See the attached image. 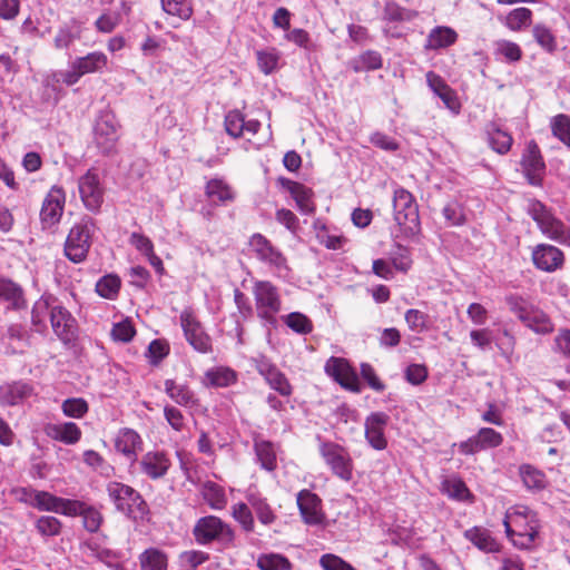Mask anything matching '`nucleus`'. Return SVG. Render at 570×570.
<instances>
[{
    "instance_id": "obj_1",
    "label": "nucleus",
    "mask_w": 570,
    "mask_h": 570,
    "mask_svg": "<svg viewBox=\"0 0 570 570\" xmlns=\"http://www.w3.org/2000/svg\"><path fill=\"white\" fill-rule=\"evenodd\" d=\"M503 525L513 546L519 549H530L539 533L537 513L524 505H517L505 513Z\"/></svg>"
},
{
    "instance_id": "obj_2",
    "label": "nucleus",
    "mask_w": 570,
    "mask_h": 570,
    "mask_svg": "<svg viewBox=\"0 0 570 570\" xmlns=\"http://www.w3.org/2000/svg\"><path fill=\"white\" fill-rule=\"evenodd\" d=\"M393 219L395 238H413L421 230L419 206L413 195L404 189L397 188L393 196Z\"/></svg>"
},
{
    "instance_id": "obj_3",
    "label": "nucleus",
    "mask_w": 570,
    "mask_h": 570,
    "mask_svg": "<svg viewBox=\"0 0 570 570\" xmlns=\"http://www.w3.org/2000/svg\"><path fill=\"white\" fill-rule=\"evenodd\" d=\"M507 304L518 320L535 334L547 335L554 331V324L551 317L540 307L531 304L521 296H509Z\"/></svg>"
},
{
    "instance_id": "obj_4",
    "label": "nucleus",
    "mask_w": 570,
    "mask_h": 570,
    "mask_svg": "<svg viewBox=\"0 0 570 570\" xmlns=\"http://www.w3.org/2000/svg\"><path fill=\"white\" fill-rule=\"evenodd\" d=\"M249 248L253 255L271 272L279 278H288L291 275V267L286 256L275 247L262 234H254L249 239Z\"/></svg>"
},
{
    "instance_id": "obj_5",
    "label": "nucleus",
    "mask_w": 570,
    "mask_h": 570,
    "mask_svg": "<svg viewBox=\"0 0 570 570\" xmlns=\"http://www.w3.org/2000/svg\"><path fill=\"white\" fill-rule=\"evenodd\" d=\"M107 492L116 509L131 519H142L148 507L142 497L131 487L120 482H109Z\"/></svg>"
},
{
    "instance_id": "obj_6",
    "label": "nucleus",
    "mask_w": 570,
    "mask_h": 570,
    "mask_svg": "<svg viewBox=\"0 0 570 570\" xmlns=\"http://www.w3.org/2000/svg\"><path fill=\"white\" fill-rule=\"evenodd\" d=\"M253 295L257 316L266 324H276V315L282 309V298L278 288L268 281H256Z\"/></svg>"
},
{
    "instance_id": "obj_7",
    "label": "nucleus",
    "mask_w": 570,
    "mask_h": 570,
    "mask_svg": "<svg viewBox=\"0 0 570 570\" xmlns=\"http://www.w3.org/2000/svg\"><path fill=\"white\" fill-rule=\"evenodd\" d=\"M95 229L90 217H83L72 226L65 243V254L71 262L77 264L86 259Z\"/></svg>"
},
{
    "instance_id": "obj_8",
    "label": "nucleus",
    "mask_w": 570,
    "mask_h": 570,
    "mask_svg": "<svg viewBox=\"0 0 570 570\" xmlns=\"http://www.w3.org/2000/svg\"><path fill=\"white\" fill-rule=\"evenodd\" d=\"M528 213L538 224L543 235L554 242L570 246V230L542 203L531 200L528 205Z\"/></svg>"
},
{
    "instance_id": "obj_9",
    "label": "nucleus",
    "mask_w": 570,
    "mask_h": 570,
    "mask_svg": "<svg viewBox=\"0 0 570 570\" xmlns=\"http://www.w3.org/2000/svg\"><path fill=\"white\" fill-rule=\"evenodd\" d=\"M119 129V122L111 110L100 111L94 125V141L102 154L115 151L120 137Z\"/></svg>"
},
{
    "instance_id": "obj_10",
    "label": "nucleus",
    "mask_w": 570,
    "mask_h": 570,
    "mask_svg": "<svg viewBox=\"0 0 570 570\" xmlns=\"http://www.w3.org/2000/svg\"><path fill=\"white\" fill-rule=\"evenodd\" d=\"M193 534L199 544H208L213 541L230 542L234 539L232 528L215 515L198 519L194 525Z\"/></svg>"
},
{
    "instance_id": "obj_11",
    "label": "nucleus",
    "mask_w": 570,
    "mask_h": 570,
    "mask_svg": "<svg viewBox=\"0 0 570 570\" xmlns=\"http://www.w3.org/2000/svg\"><path fill=\"white\" fill-rule=\"evenodd\" d=\"M179 322L186 341L195 351L203 354L212 352V338L190 308H185L180 313Z\"/></svg>"
},
{
    "instance_id": "obj_12",
    "label": "nucleus",
    "mask_w": 570,
    "mask_h": 570,
    "mask_svg": "<svg viewBox=\"0 0 570 570\" xmlns=\"http://www.w3.org/2000/svg\"><path fill=\"white\" fill-rule=\"evenodd\" d=\"M321 453L332 472L344 481L353 476V462L346 450L334 443L321 446Z\"/></svg>"
},
{
    "instance_id": "obj_13",
    "label": "nucleus",
    "mask_w": 570,
    "mask_h": 570,
    "mask_svg": "<svg viewBox=\"0 0 570 570\" xmlns=\"http://www.w3.org/2000/svg\"><path fill=\"white\" fill-rule=\"evenodd\" d=\"M80 198L88 210L97 212L104 202V187L96 169H89L78 180Z\"/></svg>"
},
{
    "instance_id": "obj_14",
    "label": "nucleus",
    "mask_w": 570,
    "mask_h": 570,
    "mask_svg": "<svg viewBox=\"0 0 570 570\" xmlns=\"http://www.w3.org/2000/svg\"><path fill=\"white\" fill-rule=\"evenodd\" d=\"M324 368L342 387L352 392L361 391L358 376L345 358L332 356L326 361Z\"/></svg>"
},
{
    "instance_id": "obj_15",
    "label": "nucleus",
    "mask_w": 570,
    "mask_h": 570,
    "mask_svg": "<svg viewBox=\"0 0 570 570\" xmlns=\"http://www.w3.org/2000/svg\"><path fill=\"white\" fill-rule=\"evenodd\" d=\"M66 204V194L61 187L53 186L43 199L40 219L45 227L55 226L60 222Z\"/></svg>"
},
{
    "instance_id": "obj_16",
    "label": "nucleus",
    "mask_w": 570,
    "mask_h": 570,
    "mask_svg": "<svg viewBox=\"0 0 570 570\" xmlns=\"http://www.w3.org/2000/svg\"><path fill=\"white\" fill-rule=\"evenodd\" d=\"M503 436L491 428H482L476 434L461 442L459 451L462 454L471 455L483 450L498 448L502 444Z\"/></svg>"
},
{
    "instance_id": "obj_17",
    "label": "nucleus",
    "mask_w": 570,
    "mask_h": 570,
    "mask_svg": "<svg viewBox=\"0 0 570 570\" xmlns=\"http://www.w3.org/2000/svg\"><path fill=\"white\" fill-rule=\"evenodd\" d=\"M50 324L53 333L63 343H69L76 338L77 321L61 304L52 306Z\"/></svg>"
},
{
    "instance_id": "obj_18",
    "label": "nucleus",
    "mask_w": 570,
    "mask_h": 570,
    "mask_svg": "<svg viewBox=\"0 0 570 570\" xmlns=\"http://www.w3.org/2000/svg\"><path fill=\"white\" fill-rule=\"evenodd\" d=\"M532 262L538 269L552 273L562 267L564 255L553 245L539 244L532 250Z\"/></svg>"
},
{
    "instance_id": "obj_19",
    "label": "nucleus",
    "mask_w": 570,
    "mask_h": 570,
    "mask_svg": "<svg viewBox=\"0 0 570 570\" xmlns=\"http://www.w3.org/2000/svg\"><path fill=\"white\" fill-rule=\"evenodd\" d=\"M389 415L383 412L371 413L365 420V438L375 450H384L387 441L384 434Z\"/></svg>"
},
{
    "instance_id": "obj_20",
    "label": "nucleus",
    "mask_w": 570,
    "mask_h": 570,
    "mask_svg": "<svg viewBox=\"0 0 570 570\" xmlns=\"http://www.w3.org/2000/svg\"><path fill=\"white\" fill-rule=\"evenodd\" d=\"M297 505L305 523L311 525L321 524L324 515L321 509V499L308 490L297 494Z\"/></svg>"
},
{
    "instance_id": "obj_21",
    "label": "nucleus",
    "mask_w": 570,
    "mask_h": 570,
    "mask_svg": "<svg viewBox=\"0 0 570 570\" xmlns=\"http://www.w3.org/2000/svg\"><path fill=\"white\" fill-rule=\"evenodd\" d=\"M139 465L144 474L153 480H157L166 475L171 462L166 453L149 451L142 455Z\"/></svg>"
},
{
    "instance_id": "obj_22",
    "label": "nucleus",
    "mask_w": 570,
    "mask_h": 570,
    "mask_svg": "<svg viewBox=\"0 0 570 570\" xmlns=\"http://www.w3.org/2000/svg\"><path fill=\"white\" fill-rule=\"evenodd\" d=\"M115 449L128 461L135 462L138 452L142 450V440L135 430L125 428L115 438Z\"/></svg>"
},
{
    "instance_id": "obj_23",
    "label": "nucleus",
    "mask_w": 570,
    "mask_h": 570,
    "mask_svg": "<svg viewBox=\"0 0 570 570\" xmlns=\"http://www.w3.org/2000/svg\"><path fill=\"white\" fill-rule=\"evenodd\" d=\"M521 164L529 183L531 185H539L544 170V163L534 141L528 144Z\"/></svg>"
},
{
    "instance_id": "obj_24",
    "label": "nucleus",
    "mask_w": 570,
    "mask_h": 570,
    "mask_svg": "<svg viewBox=\"0 0 570 570\" xmlns=\"http://www.w3.org/2000/svg\"><path fill=\"white\" fill-rule=\"evenodd\" d=\"M459 39V33L449 26L432 28L425 39L424 48L428 50H441L453 46Z\"/></svg>"
},
{
    "instance_id": "obj_25",
    "label": "nucleus",
    "mask_w": 570,
    "mask_h": 570,
    "mask_svg": "<svg viewBox=\"0 0 570 570\" xmlns=\"http://www.w3.org/2000/svg\"><path fill=\"white\" fill-rule=\"evenodd\" d=\"M71 503L75 504L70 507L72 513H67V517L80 515L82 518L85 529L91 533L97 532L104 520L100 511L97 508L79 500H72Z\"/></svg>"
},
{
    "instance_id": "obj_26",
    "label": "nucleus",
    "mask_w": 570,
    "mask_h": 570,
    "mask_svg": "<svg viewBox=\"0 0 570 570\" xmlns=\"http://www.w3.org/2000/svg\"><path fill=\"white\" fill-rule=\"evenodd\" d=\"M283 185L287 188L291 196L294 198L296 206L302 214H314L316 207L313 200L314 193L311 188L301 183L292 180H285Z\"/></svg>"
},
{
    "instance_id": "obj_27",
    "label": "nucleus",
    "mask_w": 570,
    "mask_h": 570,
    "mask_svg": "<svg viewBox=\"0 0 570 570\" xmlns=\"http://www.w3.org/2000/svg\"><path fill=\"white\" fill-rule=\"evenodd\" d=\"M70 499L58 498L46 491H37L33 507L40 511H50L67 515V513H72L70 510V507L73 505Z\"/></svg>"
},
{
    "instance_id": "obj_28",
    "label": "nucleus",
    "mask_w": 570,
    "mask_h": 570,
    "mask_svg": "<svg viewBox=\"0 0 570 570\" xmlns=\"http://www.w3.org/2000/svg\"><path fill=\"white\" fill-rule=\"evenodd\" d=\"M33 395V387L26 382H13L0 386V402L17 405Z\"/></svg>"
},
{
    "instance_id": "obj_29",
    "label": "nucleus",
    "mask_w": 570,
    "mask_h": 570,
    "mask_svg": "<svg viewBox=\"0 0 570 570\" xmlns=\"http://www.w3.org/2000/svg\"><path fill=\"white\" fill-rule=\"evenodd\" d=\"M238 380L237 373L228 366H215L208 368L203 379V384L208 387H228Z\"/></svg>"
},
{
    "instance_id": "obj_30",
    "label": "nucleus",
    "mask_w": 570,
    "mask_h": 570,
    "mask_svg": "<svg viewBox=\"0 0 570 570\" xmlns=\"http://www.w3.org/2000/svg\"><path fill=\"white\" fill-rule=\"evenodd\" d=\"M56 305V298L52 295L45 294L35 302L31 309V324L37 332L47 330V317L51 316L52 306Z\"/></svg>"
},
{
    "instance_id": "obj_31",
    "label": "nucleus",
    "mask_w": 570,
    "mask_h": 570,
    "mask_svg": "<svg viewBox=\"0 0 570 570\" xmlns=\"http://www.w3.org/2000/svg\"><path fill=\"white\" fill-rule=\"evenodd\" d=\"M259 127V121H245L243 115L237 110L229 111L225 117V128L232 137H239L244 131L255 135Z\"/></svg>"
},
{
    "instance_id": "obj_32",
    "label": "nucleus",
    "mask_w": 570,
    "mask_h": 570,
    "mask_svg": "<svg viewBox=\"0 0 570 570\" xmlns=\"http://www.w3.org/2000/svg\"><path fill=\"white\" fill-rule=\"evenodd\" d=\"M428 81L430 88L443 101L444 106L453 114H459L461 105L456 94L435 73H432Z\"/></svg>"
},
{
    "instance_id": "obj_33",
    "label": "nucleus",
    "mask_w": 570,
    "mask_h": 570,
    "mask_svg": "<svg viewBox=\"0 0 570 570\" xmlns=\"http://www.w3.org/2000/svg\"><path fill=\"white\" fill-rule=\"evenodd\" d=\"M46 433L49 438L66 444H75L81 438V430L73 422L48 424Z\"/></svg>"
},
{
    "instance_id": "obj_34",
    "label": "nucleus",
    "mask_w": 570,
    "mask_h": 570,
    "mask_svg": "<svg viewBox=\"0 0 570 570\" xmlns=\"http://www.w3.org/2000/svg\"><path fill=\"white\" fill-rule=\"evenodd\" d=\"M166 394L177 404L181 406H194L197 403L195 393L185 383H178L175 380H166Z\"/></svg>"
},
{
    "instance_id": "obj_35",
    "label": "nucleus",
    "mask_w": 570,
    "mask_h": 570,
    "mask_svg": "<svg viewBox=\"0 0 570 570\" xmlns=\"http://www.w3.org/2000/svg\"><path fill=\"white\" fill-rule=\"evenodd\" d=\"M206 196L214 203L226 205L235 199L234 189L222 178H213L206 184Z\"/></svg>"
},
{
    "instance_id": "obj_36",
    "label": "nucleus",
    "mask_w": 570,
    "mask_h": 570,
    "mask_svg": "<svg viewBox=\"0 0 570 570\" xmlns=\"http://www.w3.org/2000/svg\"><path fill=\"white\" fill-rule=\"evenodd\" d=\"M254 450L262 469L266 471H274L276 469L277 456L272 442L256 438L254 440Z\"/></svg>"
},
{
    "instance_id": "obj_37",
    "label": "nucleus",
    "mask_w": 570,
    "mask_h": 570,
    "mask_svg": "<svg viewBox=\"0 0 570 570\" xmlns=\"http://www.w3.org/2000/svg\"><path fill=\"white\" fill-rule=\"evenodd\" d=\"M259 372L265 376L268 385L284 396L292 394V386L286 376L281 373L276 367L263 364Z\"/></svg>"
},
{
    "instance_id": "obj_38",
    "label": "nucleus",
    "mask_w": 570,
    "mask_h": 570,
    "mask_svg": "<svg viewBox=\"0 0 570 570\" xmlns=\"http://www.w3.org/2000/svg\"><path fill=\"white\" fill-rule=\"evenodd\" d=\"M503 23L511 31H522L531 26L532 11L525 7L515 8L505 16Z\"/></svg>"
},
{
    "instance_id": "obj_39",
    "label": "nucleus",
    "mask_w": 570,
    "mask_h": 570,
    "mask_svg": "<svg viewBox=\"0 0 570 570\" xmlns=\"http://www.w3.org/2000/svg\"><path fill=\"white\" fill-rule=\"evenodd\" d=\"M202 495L214 510H223L227 504V498L223 487L213 481H207L203 484Z\"/></svg>"
},
{
    "instance_id": "obj_40",
    "label": "nucleus",
    "mask_w": 570,
    "mask_h": 570,
    "mask_svg": "<svg viewBox=\"0 0 570 570\" xmlns=\"http://www.w3.org/2000/svg\"><path fill=\"white\" fill-rule=\"evenodd\" d=\"M465 538L471 541L476 548L485 552H495L499 549L497 541L490 535L487 530L473 528L466 530Z\"/></svg>"
},
{
    "instance_id": "obj_41",
    "label": "nucleus",
    "mask_w": 570,
    "mask_h": 570,
    "mask_svg": "<svg viewBox=\"0 0 570 570\" xmlns=\"http://www.w3.org/2000/svg\"><path fill=\"white\" fill-rule=\"evenodd\" d=\"M141 570H167L166 554L155 548L145 550L140 557Z\"/></svg>"
},
{
    "instance_id": "obj_42",
    "label": "nucleus",
    "mask_w": 570,
    "mask_h": 570,
    "mask_svg": "<svg viewBox=\"0 0 570 570\" xmlns=\"http://www.w3.org/2000/svg\"><path fill=\"white\" fill-rule=\"evenodd\" d=\"M0 298L10 302L16 309L24 306L22 289L9 279L0 278Z\"/></svg>"
},
{
    "instance_id": "obj_43",
    "label": "nucleus",
    "mask_w": 570,
    "mask_h": 570,
    "mask_svg": "<svg viewBox=\"0 0 570 570\" xmlns=\"http://www.w3.org/2000/svg\"><path fill=\"white\" fill-rule=\"evenodd\" d=\"M520 475L523 484L530 490H542L547 485L544 473L531 465H521Z\"/></svg>"
},
{
    "instance_id": "obj_44",
    "label": "nucleus",
    "mask_w": 570,
    "mask_h": 570,
    "mask_svg": "<svg viewBox=\"0 0 570 570\" xmlns=\"http://www.w3.org/2000/svg\"><path fill=\"white\" fill-rule=\"evenodd\" d=\"M163 10L181 20H188L193 16V3L190 0H161Z\"/></svg>"
},
{
    "instance_id": "obj_45",
    "label": "nucleus",
    "mask_w": 570,
    "mask_h": 570,
    "mask_svg": "<svg viewBox=\"0 0 570 570\" xmlns=\"http://www.w3.org/2000/svg\"><path fill=\"white\" fill-rule=\"evenodd\" d=\"M488 135L489 144L494 151L504 155L510 150L513 141L510 134L492 126L491 129H489Z\"/></svg>"
},
{
    "instance_id": "obj_46",
    "label": "nucleus",
    "mask_w": 570,
    "mask_h": 570,
    "mask_svg": "<svg viewBox=\"0 0 570 570\" xmlns=\"http://www.w3.org/2000/svg\"><path fill=\"white\" fill-rule=\"evenodd\" d=\"M247 501L255 510L258 520L264 524H271L275 520V514L273 513L271 507L266 503L265 499L254 494H247Z\"/></svg>"
},
{
    "instance_id": "obj_47",
    "label": "nucleus",
    "mask_w": 570,
    "mask_h": 570,
    "mask_svg": "<svg viewBox=\"0 0 570 570\" xmlns=\"http://www.w3.org/2000/svg\"><path fill=\"white\" fill-rule=\"evenodd\" d=\"M257 567L261 570H291V562L278 553L262 554L257 559Z\"/></svg>"
},
{
    "instance_id": "obj_48",
    "label": "nucleus",
    "mask_w": 570,
    "mask_h": 570,
    "mask_svg": "<svg viewBox=\"0 0 570 570\" xmlns=\"http://www.w3.org/2000/svg\"><path fill=\"white\" fill-rule=\"evenodd\" d=\"M284 323L294 332L298 334H308L313 331V324L311 320L299 313L293 312L283 317Z\"/></svg>"
},
{
    "instance_id": "obj_49",
    "label": "nucleus",
    "mask_w": 570,
    "mask_h": 570,
    "mask_svg": "<svg viewBox=\"0 0 570 570\" xmlns=\"http://www.w3.org/2000/svg\"><path fill=\"white\" fill-rule=\"evenodd\" d=\"M533 38L544 50L551 52L557 48V40L552 31L542 23H537L532 29Z\"/></svg>"
},
{
    "instance_id": "obj_50",
    "label": "nucleus",
    "mask_w": 570,
    "mask_h": 570,
    "mask_svg": "<svg viewBox=\"0 0 570 570\" xmlns=\"http://www.w3.org/2000/svg\"><path fill=\"white\" fill-rule=\"evenodd\" d=\"M552 134L570 148V117L558 115L551 120Z\"/></svg>"
},
{
    "instance_id": "obj_51",
    "label": "nucleus",
    "mask_w": 570,
    "mask_h": 570,
    "mask_svg": "<svg viewBox=\"0 0 570 570\" xmlns=\"http://www.w3.org/2000/svg\"><path fill=\"white\" fill-rule=\"evenodd\" d=\"M106 66L107 57L102 52H91L78 60L77 71H97Z\"/></svg>"
},
{
    "instance_id": "obj_52",
    "label": "nucleus",
    "mask_w": 570,
    "mask_h": 570,
    "mask_svg": "<svg viewBox=\"0 0 570 570\" xmlns=\"http://www.w3.org/2000/svg\"><path fill=\"white\" fill-rule=\"evenodd\" d=\"M88 403L81 397H71L62 402L61 410L66 416L80 419L88 412Z\"/></svg>"
},
{
    "instance_id": "obj_53",
    "label": "nucleus",
    "mask_w": 570,
    "mask_h": 570,
    "mask_svg": "<svg viewBox=\"0 0 570 570\" xmlns=\"http://www.w3.org/2000/svg\"><path fill=\"white\" fill-rule=\"evenodd\" d=\"M120 288V279L116 275H107L100 278L96 285L97 293L105 298H112Z\"/></svg>"
},
{
    "instance_id": "obj_54",
    "label": "nucleus",
    "mask_w": 570,
    "mask_h": 570,
    "mask_svg": "<svg viewBox=\"0 0 570 570\" xmlns=\"http://www.w3.org/2000/svg\"><path fill=\"white\" fill-rule=\"evenodd\" d=\"M232 515L245 531H253L254 518L247 504L243 502L234 504L232 507Z\"/></svg>"
},
{
    "instance_id": "obj_55",
    "label": "nucleus",
    "mask_w": 570,
    "mask_h": 570,
    "mask_svg": "<svg viewBox=\"0 0 570 570\" xmlns=\"http://www.w3.org/2000/svg\"><path fill=\"white\" fill-rule=\"evenodd\" d=\"M391 262L395 269L406 273L412 266L411 253L406 247L396 245L391 252Z\"/></svg>"
},
{
    "instance_id": "obj_56",
    "label": "nucleus",
    "mask_w": 570,
    "mask_h": 570,
    "mask_svg": "<svg viewBox=\"0 0 570 570\" xmlns=\"http://www.w3.org/2000/svg\"><path fill=\"white\" fill-rule=\"evenodd\" d=\"M120 11H105L95 22L98 31L110 33L121 22Z\"/></svg>"
},
{
    "instance_id": "obj_57",
    "label": "nucleus",
    "mask_w": 570,
    "mask_h": 570,
    "mask_svg": "<svg viewBox=\"0 0 570 570\" xmlns=\"http://www.w3.org/2000/svg\"><path fill=\"white\" fill-rule=\"evenodd\" d=\"M136 330L128 318L114 324L111 328V337L116 342L128 343L134 338Z\"/></svg>"
},
{
    "instance_id": "obj_58",
    "label": "nucleus",
    "mask_w": 570,
    "mask_h": 570,
    "mask_svg": "<svg viewBox=\"0 0 570 570\" xmlns=\"http://www.w3.org/2000/svg\"><path fill=\"white\" fill-rule=\"evenodd\" d=\"M37 531L43 537H55L61 531V522L51 515H42L36 521Z\"/></svg>"
},
{
    "instance_id": "obj_59",
    "label": "nucleus",
    "mask_w": 570,
    "mask_h": 570,
    "mask_svg": "<svg viewBox=\"0 0 570 570\" xmlns=\"http://www.w3.org/2000/svg\"><path fill=\"white\" fill-rule=\"evenodd\" d=\"M442 490L449 497L463 500L469 495V490L464 482L459 478H449L443 481Z\"/></svg>"
},
{
    "instance_id": "obj_60",
    "label": "nucleus",
    "mask_w": 570,
    "mask_h": 570,
    "mask_svg": "<svg viewBox=\"0 0 570 570\" xmlns=\"http://www.w3.org/2000/svg\"><path fill=\"white\" fill-rule=\"evenodd\" d=\"M404 318L409 328L413 332L422 333L428 330L429 316L419 309L411 308L406 311Z\"/></svg>"
},
{
    "instance_id": "obj_61",
    "label": "nucleus",
    "mask_w": 570,
    "mask_h": 570,
    "mask_svg": "<svg viewBox=\"0 0 570 570\" xmlns=\"http://www.w3.org/2000/svg\"><path fill=\"white\" fill-rule=\"evenodd\" d=\"M82 73H51L46 79L47 87H51L53 92H60V83L66 86L75 85Z\"/></svg>"
},
{
    "instance_id": "obj_62",
    "label": "nucleus",
    "mask_w": 570,
    "mask_h": 570,
    "mask_svg": "<svg viewBox=\"0 0 570 570\" xmlns=\"http://www.w3.org/2000/svg\"><path fill=\"white\" fill-rule=\"evenodd\" d=\"M494 46L495 53L505 58L507 60L515 61L521 58V49L515 42L509 40H499Z\"/></svg>"
},
{
    "instance_id": "obj_63",
    "label": "nucleus",
    "mask_w": 570,
    "mask_h": 570,
    "mask_svg": "<svg viewBox=\"0 0 570 570\" xmlns=\"http://www.w3.org/2000/svg\"><path fill=\"white\" fill-rule=\"evenodd\" d=\"M257 61L262 71H273L279 68V55L275 49L258 51Z\"/></svg>"
},
{
    "instance_id": "obj_64",
    "label": "nucleus",
    "mask_w": 570,
    "mask_h": 570,
    "mask_svg": "<svg viewBox=\"0 0 570 570\" xmlns=\"http://www.w3.org/2000/svg\"><path fill=\"white\" fill-rule=\"evenodd\" d=\"M320 566L323 570H355L352 564L332 553L323 554L320 559Z\"/></svg>"
}]
</instances>
